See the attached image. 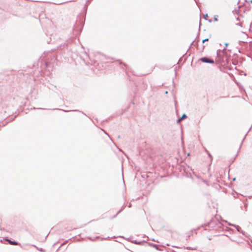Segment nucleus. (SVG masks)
Returning <instances> with one entry per match:
<instances>
[{
    "mask_svg": "<svg viewBox=\"0 0 252 252\" xmlns=\"http://www.w3.org/2000/svg\"><path fill=\"white\" fill-rule=\"evenodd\" d=\"M199 61L201 62L204 63H214V61L208 58L207 57H203L199 59Z\"/></svg>",
    "mask_w": 252,
    "mask_h": 252,
    "instance_id": "obj_1",
    "label": "nucleus"
},
{
    "mask_svg": "<svg viewBox=\"0 0 252 252\" xmlns=\"http://www.w3.org/2000/svg\"><path fill=\"white\" fill-rule=\"evenodd\" d=\"M6 241L9 242V243L11 245H18V243L15 241H12L9 239H6Z\"/></svg>",
    "mask_w": 252,
    "mask_h": 252,
    "instance_id": "obj_2",
    "label": "nucleus"
},
{
    "mask_svg": "<svg viewBox=\"0 0 252 252\" xmlns=\"http://www.w3.org/2000/svg\"><path fill=\"white\" fill-rule=\"evenodd\" d=\"M187 117V116L186 114H183L181 118L178 120V122H180L181 121L183 120L185 118Z\"/></svg>",
    "mask_w": 252,
    "mask_h": 252,
    "instance_id": "obj_3",
    "label": "nucleus"
},
{
    "mask_svg": "<svg viewBox=\"0 0 252 252\" xmlns=\"http://www.w3.org/2000/svg\"><path fill=\"white\" fill-rule=\"evenodd\" d=\"M208 40H209L208 38H205L202 40V42L204 43L205 42L208 41Z\"/></svg>",
    "mask_w": 252,
    "mask_h": 252,
    "instance_id": "obj_4",
    "label": "nucleus"
}]
</instances>
